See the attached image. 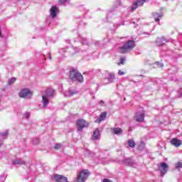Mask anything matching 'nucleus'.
Returning <instances> with one entry per match:
<instances>
[{"mask_svg":"<svg viewBox=\"0 0 182 182\" xmlns=\"http://www.w3.org/2000/svg\"><path fill=\"white\" fill-rule=\"evenodd\" d=\"M134 46H136V43L134 41L129 40L127 41L124 46L119 48L120 53L124 54L128 53L132 49H134Z\"/></svg>","mask_w":182,"mask_h":182,"instance_id":"nucleus-1","label":"nucleus"},{"mask_svg":"<svg viewBox=\"0 0 182 182\" xmlns=\"http://www.w3.org/2000/svg\"><path fill=\"white\" fill-rule=\"evenodd\" d=\"M70 79L73 82H78L79 83H83V75L77 71V70H70Z\"/></svg>","mask_w":182,"mask_h":182,"instance_id":"nucleus-2","label":"nucleus"},{"mask_svg":"<svg viewBox=\"0 0 182 182\" xmlns=\"http://www.w3.org/2000/svg\"><path fill=\"white\" fill-rule=\"evenodd\" d=\"M89 171L85 169L80 172L77 177V182H85L89 177Z\"/></svg>","mask_w":182,"mask_h":182,"instance_id":"nucleus-3","label":"nucleus"},{"mask_svg":"<svg viewBox=\"0 0 182 182\" xmlns=\"http://www.w3.org/2000/svg\"><path fill=\"white\" fill-rule=\"evenodd\" d=\"M76 126L78 132H82L85 127H89V122L85 119H77Z\"/></svg>","mask_w":182,"mask_h":182,"instance_id":"nucleus-4","label":"nucleus"},{"mask_svg":"<svg viewBox=\"0 0 182 182\" xmlns=\"http://www.w3.org/2000/svg\"><path fill=\"white\" fill-rule=\"evenodd\" d=\"M18 96L22 99H31V97L32 96V92H31V90H29V89L23 88L20 91Z\"/></svg>","mask_w":182,"mask_h":182,"instance_id":"nucleus-5","label":"nucleus"},{"mask_svg":"<svg viewBox=\"0 0 182 182\" xmlns=\"http://www.w3.org/2000/svg\"><path fill=\"white\" fill-rule=\"evenodd\" d=\"M168 42V39L166 38L164 36L158 37L157 39L154 41V43L156 46H163V45H166Z\"/></svg>","mask_w":182,"mask_h":182,"instance_id":"nucleus-6","label":"nucleus"},{"mask_svg":"<svg viewBox=\"0 0 182 182\" xmlns=\"http://www.w3.org/2000/svg\"><path fill=\"white\" fill-rule=\"evenodd\" d=\"M50 11V16H51L53 19H55V18L58 16V14H59V8L56 6H52Z\"/></svg>","mask_w":182,"mask_h":182,"instance_id":"nucleus-7","label":"nucleus"},{"mask_svg":"<svg viewBox=\"0 0 182 182\" xmlns=\"http://www.w3.org/2000/svg\"><path fill=\"white\" fill-rule=\"evenodd\" d=\"M144 111L141 112H136L134 116V119L136 122H138L139 123H141V122H144Z\"/></svg>","mask_w":182,"mask_h":182,"instance_id":"nucleus-8","label":"nucleus"},{"mask_svg":"<svg viewBox=\"0 0 182 182\" xmlns=\"http://www.w3.org/2000/svg\"><path fill=\"white\" fill-rule=\"evenodd\" d=\"M168 168V165L167 164L163 162L159 166V170L161 171V176L163 177L166 173H167V169Z\"/></svg>","mask_w":182,"mask_h":182,"instance_id":"nucleus-9","label":"nucleus"},{"mask_svg":"<svg viewBox=\"0 0 182 182\" xmlns=\"http://www.w3.org/2000/svg\"><path fill=\"white\" fill-rule=\"evenodd\" d=\"M53 178L56 182H68V178L62 175L54 174Z\"/></svg>","mask_w":182,"mask_h":182,"instance_id":"nucleus-10","label":"nucleus"},{"mask_svg":"<svg viewBox=\"0 0 182 182\" xmlns=\"http://www.w3.org/2000/svg\"><path fill=\"white\" fill-rule=\"evenodd\" d=\"M170 143L172 146H174V147H180V146H182V141L177 138H173Z\"/></svg>","mask_w":182,"mask_h":182,"instance_id":"nucleus-11","label":"nucleus"},{"mask_svg":"<svg viewBox=\"0 0 182 182\" xmlns=\"http://www.w3.org/2000/svg\"><path fill=\"white\" fill-rule=\"evenodd\" d=\"M146 1L147 0H137L136 2L134 3V6L132 7V11H134V9H137L139 6H143L144 5Z\"/></svg>","mask_w":182,"mask_h":182,"instance_id":"nucleus-12","label":"nucleus"},{"mask_svg":"<svg viewBox=\"0 0 182 182\" xmlns=\"http://www.w3.org/2000/svg\"><path fill=\"white\" fill-rule=\"evenodd\" d=\"M46 97H55V96H56V93H55V90L52 88H48L46 90Z\"/></svg>","mask_w":182,"mask_h":182,"instance_id":"nucleus-13","label":"nucleus"},{"mask_svg":"<svg viewBox=\"0 0 182 182\" xmlns=\"http://www.w3.org/2000/svg\"><path fill=\"white\" fill-rule=\"evenodd\" d=\"M107 116V113L106 112H102L100 117L96 119L95 123H102L106 119Z\"/></svg>","mask_w":182,"mask_h":182,"instance_id":"nucleus-14","label":"nucleus"},{"mask_svg":"<svg viewBox=\"0 0 182 182\" xmlns=\"http://www.w3.org/2000/svg\"><path fill=\"white\" fill-rule=\"evenodd\" d=\"M42 97H43V100H42L43 107H47L48 105H49V100L45 95H43Z\"/></svg>","mask_w":182,"mask_h":182,"instance_id":"nucleus-15","label":"nucleus"},{"mask_svg":"<svg viewBox=\"0 0 182 182\" xmlns=\"http://www.w3.org/2000/svg\"><path fill=\"white\" fill-rule=\"evenodd\" d=\"M13 164L16 166L18 164H20V166H25V164H26V162H25L24 161H21L19 159H15L13 161Z\"/></svg>","mask_w":182,"mask_h":182,"instance_id":"nucleus-16","label":"nucleus"},{"mask_svg":"<svg viewBox=\"0 0 182 182\" xmlns=\"http://www.w3.org/2000/svg\"><path fill=\"white\" fill-rule=\"evenodd\" d=\"M112 132L114 134H122L123 133V130L121 128H112Z\"/></svg>","mask_w":182,"mask_h":182,"instance_id":"nucleus-17","label":"nucleus"},{"mask_svg":"<svg viewBox=\"0 0 182 182\" xmlns=\"http://www.w3.org/2000/svg\"><path fill=\"white\" fill-rule=\"evenodd\" d=\"M99 136H100V134L99 132V129H95V131L94 132V134H93V139L94 140H97V139H99Z\"/></svg>","mask_w":182,"mask_h":182,"instance_id":"nucleus-18","label":"nucleus"},{"mask_svg":"<svg viewBox=\"0 0 182 182\" xmlns=\"http://www.w3.org/2000/svg\"><path fill=\"white\" fill-rule=\"evenodd\" d=\"M128 144L129 147H132V148L135 147L136 146V143L132 139L128 140Z\"/></svg>","mask_w":182,"mask_h":182,"instance_id":"nucleus-19","label":"nucleus"},{"mask_svg":"<svg viewBox=\"0 0 182 182\" xmlns=\"http://www.w3.org/2000/svg\"><path fill=\"white\" fill-rule=\"evenodd\" d=\"M16 82V77H11V79L9 80L8 81V85H14Z\"/></svg>","mask_w":182,"mask_h":182,"instance_id":"nucleus-20","label":"nucleus"},{"mask_svg":"<svg viewBox=\"0 0 182 182\" xmlns=\"http://www.w3.org/2000/svg\"><path fill=\"white\" fill-rule=\"evenodd\" d=\"M40 142H41V140L39 139V138L33 139V144H34L35 146H36V144H39Z\"/></svg>","mask_w":182,"mask_h":182,"instance_id":"nucleus-21","label":"nucleus"},{"mask_svg":"<svg viewBox=\"0 0 182 182\" xmlns=\"http://www.w3.org/2000/svg\"><path fill=\"white\" fill-rule=\"evenodd\" d=\"M0 136L2 137V139H6V137H8V131H5L4 132H1L0 134Z\"/></svg>","mask_w":182,"mask_h":182,"instance_id":"nucleus-22","label":"nucleus"},{"mask_svg":"<svg viewBox=\"0 0 182 182\" xmlns=\"http://www.w3.org/2000/svg\"><path fill=\"white\" fill-rule=\"evenodd\" d=\"M53 149L55 150H60V149H62V144H55Z\"/></svg>","mask_w":182,"mask_h":182,"instance_id":"nucleus-23","label":"nucleus"},{"mask_svg":"<svg viewBox=\"0 0 182 182\" xmlns=\"http://www.w3.org/2000/svg\"><path fill=\"white\" fill-rule=\"evenodd\" d=\"M124 62H126V58H120V62L118 63V66H120V65H124Z\"/></svg>","mask_w":182,"mask_h":182,"instance_id":"nucleus-24","label":"nucleus"},{"mask_svg":"<svg viewBox=\"0 0 182 182\" xmlns=\"http://www.w3.org/2000/svg\"><path fill=\"white\" fill-rule=\"evenodd\" d=\"M6 178V175H5V174L0 175V181H3V182L5 181Z\"/></svg>","mask_w":182,"mask_h":182,"instance_id":"nucleus-25","label":"nucleus"},{"mask_svg":"<svg viewBox=\"0 0 182 182\" xmlns=\"http://www.w3.org/2000/svg\"><path fill=\"white\" fill-rule=\"evenodd\" d=\"M176 168H182V162H178L176 164Z\"/></svg>","mask_w":182,"mask_h":182,"instance_id":"nucleus-26","label":"nucleus"},{"mask_svg":"<svg viewBox=\"0 0 182 182\" xmlns=\"http://www.w3.org/2000/svg\"><path fill=\"white\" fill-rule=\"evenodd\" d=\"M63 95L64 97H69V91L65 90L64 92H63Z\"/></svg>","mask_w":182,"mask_h":182,"instance_id":"nucleus-27","label":"nucleus"},{"mask_svg":"<svg viewBox=\"0 0 182 182\" xmlns=\"http://www.w3.org/2000/svg\"><path fill=\"white\" fill-rule=\"evenodd\" d=\"M24 117H25L26 119H29V117H31V113H30V112H25V114H24Z\"/></svg>","mask_w":182,"mask_h":182,"instance_id":"nucleus-28","label":"nucleus"},{"mask_svg":"<svg viewBox=\"0 0 182 182\" xmlns=\"http://www.w3.org/2000/svg\"><path fill=\"white\" fill-rule=\"evenodd\" d=\"M118 75H119V76H123V75H126V72L122 71V70H119L118 71Z\"/></svg>","mask_w":182,"mask_h":182,"instance_id":"nucleus-29","label":"nucleus"},{"mask_svg":"<svg viewBox=\"0 0 182 182\" xmlns=\"http://www.w3.org/2000/svg\"><path fill=\"white\" fill-rule=\"evenodd\" d=\"M66 1H68V0H58V2L60 4V5H63V4H65V2H66Z\"/></svg>","mask_w":182,"mask_h":182,"instance_id":"nucleus-30","label":"nucleus"},{"mask_svg":"<svg viewBox=\"0 0 182 182\" xmlns=\"http://www.w3.org/2000/svg\"><path fill=\"white\" fill-rule=\"evenodd\" d=\"M73 95H77V92L76 91L70 92V96H73Z\"/></svg>","mask_w":182,"mask_h":182,"instance_id":"nucleus-31","label":"nucleus"},{"mask_svg":"<svg viewBox=\"0 0 182 182\" xmlns=\"http://www.w3.org/2000/svg\"><path fill=\"white\" fill-rule=\"evenodd\" d=\"M46 56L48 58V59L52 60V55H50V52H48L46 54Z\"/></svg>","mask_w":182,"mask_h":182,"instance_id":"nucleus-32","label":"nucleus"},{"mask_svg":"<svg viewBox=\"0 0 182 182\" xmlns=\"http://www.w3.org/2000/svg\"><path fill=\"white\" fill-rule=\"evenodd\" d=\"M154 16H158V18H161L162 15H161V14H157V13H155V14H154Z\"/></svg>","mask_w":182,"mask_h":182,"instance_id":"nucleus-33","label":"nucleus"},{"mask_svg":"<svg viewBox=\"0 0 182 182\" xmlns=\"http://www.w3.org/2000/svg\"><path fill=\"white\" fill-rule=\"evenodd\" d=\"M159 21H160V18H155V22H159Z\"/></svg>","mask_w":182,"mask_h":182,"instance_id":"nucleus-34","label":"nucleus"},{"mask_svg":"<svg viewBox=\"0 0 182 182\" xmlns=\"http://www.w3.org/2000/svg\"><path fill=\"white\" fill-rule=\"evenodd\" d=\"M63 52H68V48H63Z\"/></svg>","mask_w":182,"mask_h":182,"instance_id":"nucleus-35","label":"nucleus"},{"mask_svg":"<svg viewBox=\"0 0 182 182\" xmlns=\"http://www.w3.org/2000/svg\"><path fill=\"white\" fill-rule=\"evenodd\" d=\"M2 144H4V142L2 141H0V147L1 146H2Z\"/></svg>","mask_w":182,"mask_h":182,"instance_id":"nucleus-36","label":"nucleus"},{"mask_svg":"<svg viewBox=\"0 0 182 182\" xmlns=\"http://www.w3.org/2000/svg\"><path fill=\"white\" fill-rule=\"evenodd\" d=\"M0 38H3L2 33H1V30H0Z\"/></svg>","mask_w":182,"mask_h":182,"instance_id":"nucleus-37","label":"nucleus"},{"mask_svg":"<svg viewBox=\"0 0 182 182\" xmlns=\"http://www.w3.org/2000/svg\"><path fill=\"white\" fill-rule=\"evenodd\" d=\"M41 57H42V58H45V55L43 54V55H41Z\"/></svg>","mask_w":182,"mask_h":182,"instance_id":"nucleus-38","label":"nucleus"},{"mask_svg":"<svg viewBox=\"0 0 182 182\" xmlns=\"http://www.w3.org/2000/svg\"><path fill=\"white\" fill-rule=\"evenodd\" d=\"M44 60H46V58H44Z\"/></svg>","mask_w":182,"mask_h":182,"instance_id":"nucleus-39","label":"nucleus"}]
</instances>
